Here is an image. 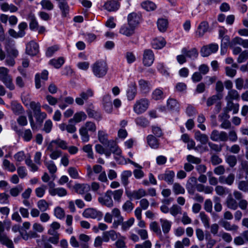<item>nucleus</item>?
<instances>
[{
    "instance_id": "obj_1",
    "label": "nucleus",
    "mask_w": 248,
    "mask_h": 248,
    "mask_svg": "<svg viewBox=\"0 0 248 248\" xmlns=\"http://www.w3.org/2000/svg\"><path fill=\"white\" fill-rule=\"evenodd\" d=\"M96 130V126L94 123L88 121L83 125L79 129V133L82 141L87 142L90 140L89 133H95Z\"/></svg>"
},
{
    "instance_id": "obj_2",
    "label": "nucleus",
    "mask_w": 248,
    "mask_h": 248,
    "mask_svg": "<svg viewBox=\"0 0 248 248\" xmlns=\"http://www.w3.org/2000/svg\"><path fill=\"white\" fill-rule=\"evenodd\" d=\"M94 75L97 78L105 76L108 71V65L103 60H99L94 62L91 66Z\"/></svg>"
},
{
    "instance_id": "obj_3",
    "label": "nucleus",
    "mask_w": 248,
    "mask_h": 248,
    "mask_svg": "<svg viewBox=\"0 0 248 248\" xmlns=\"http://www.w3.org/2000/svg\"><path fill=\"white\" fill-rule=\"evenodd\" d=\"M149 100L146 98H142L136 101L133 105V111L138 115L143 113L149 108Z\"/></svg>"
},
{
    "instance_id": "obj_4",
    "label": "nucleus",
    "mask_w": 248,
    "mask_h": 248,
    "mask_svg": "<svg viewBox=\"0 0 248 248\" xmlns=\"http://www.w3.org/2000/svg\"><path fill=\"white\" fill-rule=\"evenodd\" d=\"M112 193V191L110 190H107L104 195H101L98 198L99 202L108 207H112L113 206V202L111 198Z\"/></svg>"
},
{
    "instance_id": "obj_5",
    "label": "nucleus",
    "mask_w": 248,
    "mask_h": 248,
    "mask_svg": "<svg viewBox=\"0 0 248 248\" xmlns=\"http://www.w3.org/2000/svg\"><path fill=\"white\" fill-rule=\"evenodd\" d=\"M82 216L85 218L97 219L99 220L102 218L103 214L101 212L95 209L90 208L84 210L82 213Z\"/></svg>"
},
{
    "instance_id": "obj_6",
    "label": "nucleus",
    "mask_w": 248,
    "mask_h": 248,
    "mask_svg": "<svg viewBox=\"0 0 248 248\" xmlns=\"http://www.w3.org/2000/svg\"><path fill=\"white\" fill-rule=\"evenodd\" d=\"M218 49V46L217 44L213 43L209 45L203 46L200 51L202 57H207L212 53H216Z\"/></svg>"
},
{
    "instance_id": "obj_7",
    "label": "nucleus",
    "mask_w": 248,
    "mask_h": 248,
    "mask_svg": "<svg viewBox=\"0 0 248 248\" xmlns=\"http://www.w3.org/2000/svg\"><path fill=\"white\" fill-rule=\"evenodd\" d=\"M210 139L214 141H226L228 140V134L225 131L213 130L210 136Z\"/></svg>"
},
{
    "instance_id": "obj_8",
    "label": "nucleus",
    "mask_w": 248,
    "mask_h": 248,
    "mask_svg": "<svg viewBox=\"0 0 248 248\" xmlns=\"http://www.w3.org/2000/svg\"><path fill=\"white\" fill-rule=\"evenodd\" d=\"M175 176V172L172 170H166L163 173L158 175V179L159 180L165 181L168 185H172L173 183Z\"/></svg>"
},
{
    "instance_id": "obj_9",
    "label": "nucleus",
    "mask_w": 248,
    "mask_h": 248,
    "mask_svg": "<svg viewBox=\"0 0 248 248\" xmlns=\"http://www.w3.org/2000/svg\"><path fill=\"white\" fill-rule=\"evenodd\" d=\"M111 214L113 217L116 218L114 219L111 227L113 229H117L124 221V218L121 215L120 210L117 208H114L112 210Z\"/></svg>"
},
{
    "instance_id": "obj_10",
    "label": "nucleus",
    "mask_w": 248,
    "mask_h": 248,
    "mask_svg": "<svg viewBox=\"0 0 248 248\" xmlns=\"http://www.w3.org/2000/svg\"><path fill=\"white\" fill-rule=\"evenodd\" d=\"M154 54L151 49H145L143 54V63L145 66H150L154 62Z\"/></svg>"
},
{
    "instance_id": "obj_11",
    "label": "nucleus",
    "mask_w": 248,
    "mask_h": 248,
    "mask_svg": "<svg viewBox=\"0 0 248 248\" xmlns=\"http://www.w3.org/2000/svg\"><path fill=\"white\" fill-rule=\"evenodd\" d=\"M141 20L140 16L136 13L129 14L127 16V21L129 26H131L136 29Z\"/></svg>"
},
{
    "instance_id": "obj_12",
    "label": "nucleus",
    "mask_w": 248,
    "mask_h": 248,
    "mask_svg": "<svg viewBox=\"0 0 248 248\" xmlns=\"http://www.w3.org/2000/svg\"><path fill=\"white\" fill-rule=\"evenodd\" d=\"M104 8L109 12H115L120 7V3L115 0H110L105 2Z\"/></svg>"
},
{
    "instance_id": "obj_13",
    "label": "nucleus",
    "mask_w": 248,
    "mask_h": 248,
    "mask_svg": "<svg viewBox=\"0 0 248 248\" xmlns=\"http://www.w3.org/2000/svg\"><path fill=\"white\" fill-rule=\"evenodd\" d=\"M26 52L31 56L36 55L39 52V45L34 41H31L27 45Z\"/></svg>"
},
{
    "instance_id": "obj_14",
    "label": "nucleus",
    "mask_w": 248,
    "mask_h": 248,
    "mask_svg": "<svg viewBox=\"0 0 248 248\" xmlns=\"http://www.w3.org/2000/svg\"><path fill=\"white\" fill-rule=\"evenodd\" d=\"M121 235L120 233H117L113 230L105 232L103 234V239L104 241L108 242L110 239L112 241H115Z\"/></svg>"
},
{
    "instance_id": "obj_15",
    "label": "nucleus",
    "mask_w": 248,
    "mask_h": 248,
    "mask_svg": "<svg viewBox=\"0 0 248 248\" xmlns=\"http://www.w3.org/2000/svg\"><path fill=\"white\" fill-rule=\"evenodd\" d=\"M49 147H55L56 149L58 147L62 150H66L68 148V143L64 140L57 138L51 140L49 142Z\"/></svg>"
},
{
    "instance_id": "obj_16",
    "label": "nucleus",
    "mask_w": 248,
    "mask_h": 248,
    "mask_svg": "<svg viewBox=\"0 0 248 248\" xmlns=\"http://www.w3.org/2000/svg\"><path fill=\"white\" fill-rule=\"evenodd\" d=\"M146 141L150 147L153 149H157L160 146L159 140L153 135L150 134L146 137Z\"/></svg>"
},
{
    "instance_id": "obj_17",
    "label": "nucleus",
    "mask_w": 248,
    "mask_h": 248,
    "mask_svg": "<svg viewBox=\"0 0 248 248\" xmlns=\"http://www.w3.org/2000/svg\"><path fill=\"white\" fill-rule=\"evenodd\" d=\"M137 94V88L136 83L131 82L126 90V96L128 100L132 101L134 99Z\"/></svg>"
},
{
    "instance_id": "obj_18",
    "label": "nucleus",
    "mask_w": 248,
    "mask_h": 248,
    "mask_svg": "<svg viewBox=\"0 0 248 248\" xmlns=\"http://www.w3.org/2000/svg\"><path fill=\"white\" fill-rule=\"evenodd\" d=\"M182 54H185L186 57L192 59H196L199 56V52L196 48H192L188 50L186 47H183L181 49Z\"/></svg>"
},
{
    "instance_id": "obj_19",
    "label": "nucleus",
    "mask_w": 248,
    "mask_h": 248,
    "mask_svg": "<svg viewBox=\"0 0 248 248\" xmlns=\"http://www.w3.org/2000/svg\"><path fill=\"white\" fill-rule=\"evenodd\" d=\"M27 19L29 22V27L31 30L36 31L39 25L35 15L30 13L28 15Z\"/></svg>"
},
{
    "instance_id": "obj_20",
    "label": "nucleus",
    "mask_w": 248,
    "mask_h": 248,
    "mask_svg": "<svg viewBox=\"0 0 248 248\" xmlns=\"http://www.w3.org/2000/svg\"><path fill=\"white\" fill-rule=\"evenodd\" d=\"M134 27L128 25L124 24L121 26L119 30V33L127 37L133 35L135 33Z\"/></svg>"
},
{
    "instance_id": "obj_21",
    "label": "nucleus",
    "mask_w": 248,
    "mask_h": 248,
    "mask_svg": "<svg viewBox=\"0 0 248 248\" xmlns=\"http://www.w3.org/2000/svg\"><path fill=\"white\" fill-rule=\"evenodd\" d=\"M103 107L105 110L108 113L112 112L113 107L111 102V98L110 95L107 94L103 97Z\"/></svg>"
},
{
    "instance_id": "obj_22",
    "label": "nucleus",
    "mask_w": 248,
    "mask_h": 248,
    "mask_svg": "<svg viewBox=\"0 0 248 248\" xmlns=\"http://www.w3.org/2000/svg\"><path fill=\"white\" fill-rule=\"evenodd\" d=\"M86 118L87 115L86 113L81 111L75 113L73 117L69 120V123H79L85 120Z\"/></svg>"
},
{
    "instance_id": "obj_23",
    "label": "nucleus",
    "mask_w": 248,
    "mask_h": 248,
    "mask_svg": "<svg viewBox=\"0 0 248 248\" xmlns=\"http://www.w3.org/2000/svg\"><path fill=\"white\" fill-rule=\"evenodd\" d=\"M46 150L50 152L49 157L51 159L56 160L59 158L62 155V152L57 149L55 147H49V144H48Z\"/></svg>"
},
{
    "instance_id": "obj_24",
    "label": "nucleus",
    "mask_w": 248,
    "mask_h": 248,
    "mask_svg": "<svg viewBox=\"0 0 248 248\" xmlns=\"http://www.w3.org/2000/svg\"><path fill=\"white\" fill-rule=\"evenodd\" d=\"M209 27L208 23L206 21L202 22L198 26L196 31V35L199 37L203 36L204 33L207 31Z\"/></svg>"
},
{
    "instance_id": "obj_25",
    "label": "nucleus",
    "mask_w": 248,
    "mask_h": 248,
    "mask_svg": "<svg viewBox=\"0 0 248 248\" xmlns=\"http://www.w3.org/2000/svg\"><path fill=\"white\" fill-rule=\"evenodd\" d=\"M0 242L2 244L11 245V240L9 239L4 232V227L0 221Z\"/></svg>"
},
{
    "instance_id": "obj_26",
    "label": "nucleus",
    "mask_w": 248,
    "mask_h": 248,
    "mask_svg": "<svg viewBox=\"0 0 248 248\" xmlns=\"http://www.w3.org/2000/svg\"><path fill=\"white\" fill-rule=\"evenodd\" d=\"M163 232L166 234L169 232L172 225V222L167 219L160 218L159 219Z\"/></svg>"
},
{
    "instance_id": "obj_27",
    "label": "nucleus",
    "mask_w": 248,
    "mask_h": 248,
    "mask_svg": "<svg viewBox=\"0 0 248 248\" xmlns=\"http://www.w3.org/2000/svg\"><path fill=\"white\" fill-rule=\"evenodd\" d=\"M98 138L99 141L102 143L104 145L106 146L107 147L109 146L110 141L108 139V134L105 131L99 130L98 132Z\"/></svg>"
},
{
    "instance_id": "obj_28",
    "label": "nucleus",
    "mask_w": 248,
    "mask_h": 248,
    "mask_svg": "<svg viewBox=\"0 0 248 248\" xmlns=\"http://www.w3.org/2000/svg\"><path fill=\"white\" fill-rule=\"evenodd\" d=\"M153 48L155 49H161L166 44V41L163 37H158L154 39L151 42Z\"/></svg>"
},
{
    "instance_id": "obj_29",
    "label": "nucleus",
    "mask_w": 248,
    "mask_h": 248,
    "mask_svg": "<svg viewBox=\"0 0 248 248\" xmlns=\"http://www.w3.org/2000/svg\"><path fill=\"white\" fill-rule=\"evenodd\" d=\"M1 10L4 12L9 11L10 13H14L17 11L18 8L13 4H9L7 2L0 3Z\"/></svg>"
},
{
    "instance_id": "obj_30",
    "label": "nucleus",
    "mask_w": 248,
    "mask_h": 248,
    "mask_svg": "<svg viewBox=\"0 0 248 248\" xmlns=\"http://www.w3.org/2000/svg\"><path fill=\"white\" fill-rule=\"evenodd\" d=\"M150 228L151 231H153L156 233V234L159 237L161 240H163V236L162 235V231L160 226L156 222L154 221L151 222L150 224Z\"/></svg>"
},
{
    "instance_id": "obj_31",
    "label": "nucleus",
    "mask_w": 248,
    "mask_h": 248,
    "mask_svg": "<svg viewBox=\"0 0 248 248\" xmlns=\"http://www.w3.org/2000/svg\"><path fill=\"white\" fill-rule=\"evenodd\" d=\"M194 138L197 141L200 142L202 144H206L208 141V136L205 134L202 133L199 130L195 131Z\"/></svg>"
},
{
    "instance_id": "obj_32",
    "label": "nucleus",
    "mask_w": 248,
    "mask_h": 248,
    "mask_svg": "<svg viewBox=\"0 0 248 248\" xmlns=\"http://www.w3.org/2000/svg\"><path fill=\"white\" fill-rule=\"evenodd\" d=\"M239 98L240 95L238 92L234 89H232L228 91L225 99L227 101H232L233 100H238Z\"/></svg>"
},
{
    "instance_id": "obj_33",
    "label": "nucleus",
    "mask_w": 248,
    "mask_h": 248,
    "mask_svg": "<svg viewBox=\"0 0 248 248\" xmlns=\"http://www.w3.org/2000/svg\"><path fill=\"white\" fill-rule=\"evenodd\" d=\"M76 191L79 194H84L90 190V186L87 184H78L75 186Z\"/></svg>"
},
{
    "instance_id": "obj_34",
    "label": "nucleus",
    "mask_w": 248,
    "mask_h": 248,
    "mask_svg": "<svg viewBox=\"0 0 248 248\" xmlns=\"http://www.w3.org/2000/svg\"><path fill=\"white\" fill-rule=\"evenodd\" d=\"M226 107L225 108L227 109V112L232 111L233 114H236L238 112L239 105L238 104H234L232 101H227Z\"/></svg>"
},
{
    "instance_id": "obj_35",
    "label": "nucleus",
    "mask_w": 248,
    "mask_h": 248,
    "mask_svg": "<svg viewBox=\"0 0 248 248\" xmlns=\"http://www.w3.org/2000/svg\"><path fill=\"white\" fill-rule=\"evenodd\" d=\"M0 81H2L5 86L10 90H14L15 89V85L13 82V79L9 74L3 79H1Z\"/></svg>"
},
{
    "instance_id": "obj_36",
    "label": "nucleus",
    "mask_w": 248,
    "mask_h": 248,
    "mask_svg": "<svg viewBox=\"0 0 248 248\" xmlns=\"http://www.w3.org/2000/svg\"><path fill=\"white\" fill-rule=\"evenodd\" d=\"M132 175V172L130 170H124L121 174V180L122 184L124 186H126L128 183V178Z\"/></svg>"
},
{
    "instance_id": "obj_37",
    "label": "nucleus",
    "mask_w": 248,
    "mask_h": 248,
    "mask_svg": "<svg viewBox=\"0 0 248 248\" xmlns=\"http://www.w3.org/2000/svg\"><path fill=\"white\" fill-rule=\"evenodd\" d=\"M156 69L162 76L165 77L169 76V68L163 63H157L156 65Z\"/></svg>"
},
{
    "instance_id": "obj_38",
    "label": "nucleus",
    "mask_w": 248,
    "mask_h": 248,
    "mask_svg": "<svg viewBox=\"0 0 248 248\" xmlns=\"http://www.w3.org/2000/svg\"><path fill=\"white\" fill-rule=\"evenodd\" d=\"M167 107L168 109L177 110L179 108V104L176 99L170 98L167 100Z\"/></svg>"
},
{
    "instance_id": "obj_39",
    "label": "nucleus",
    "mask_w": 248,
    "mask_h": 248,
    "mask_svg": "<svg viewBox=\"0 0 248 248\" xmlns=\"http://www.w3.org/2000/svg\"><path fill=\"white\" fill-rule=\"evenodd\" d=\"M141 6L147 11H154L156 8V6L153 2L146 0L141 3Z\"/></svg>"
},
{
    "instance_id": "obj_40",
    "label": "nucleus",
    "mask_w": 248,
    "mask_h": 248,
    "mask_svg": "<svg viewBox=\"0 0 248 248\" xmlns=\"http://www.w3.org/2000/svg\"><path fill=\"white\" fill-rule=\"evenodd\" d=\"M66 190L63 187H56L49 194L52 196L57 195L59 197H63L67 195Z\"/></svg>"
},
{
    "instance_id": "obj_41",
    "label": "nucleus",
    "mask_w": 248,
    "mask_h": 248,
    "mask_svg": "<svg viewBox=\"0 0 248 248\" xmlns=\"http://www.w3.org/2000/svg\"><path fill=\"white\" fill-rule=\"evenodd\" d=\"M157 25L160 31L165 32L168 28V20L164 18H160L157 22Z\"/></svg>"
},
{
    "instance_id": "obj_42",
    "label": "nucleus",
    "mask_w": 248,
    "mask_h": 248,
    "mask_svg": "<svg viewBox=\"0 0 248 248\" xmlns=\"http://www.w3.org/2000/svg\"><path fill=\"white\" fill-rule=\"evenodd\" d=\"M146 195L147 193L146 191L142 188H140L138 190L133 191L131 194V197L134 199L139 200L145 196Z\"/></svg>"
},
{
    "instance_id": "obj_43",
    "label": "nucleus",
    "mask_w": 248,
    "mask_h": 248,
    "mask_svg": "<svg viewBox=\"0 0 248 248\" xmlns=\"http://www.w3.org/2000/svg\"><path fill=\"white\" fill-rule=\"evenodd\" d=\"M60 227L61 225L59 223L56 221L53 222L50 225V228L47 231V233L49 235L59 234L57 232V230L60 228Z\"/></svg>"
},
{
    "instance_id": "obj_44",
    "label": "nucleus",
    "mask_w": 248,
    "mask_h": 248,
    "mask_svg": "<svg viewBox=\"0 0 248 248\" xmlns=\"http://www.w3.org/2000/svg\"><path fill=\"white\" fill-rule=\"evenodd\" d=\"M44 164L47 168L49 173L51 174H54L57 171V168L54 162L52 160L44 161Z\"/></svg>"
},
{
    "instance_id": "obj_45",
    "label": "nucleus",
    "mask_w": 248,
    "mask_h": 248,
    "mask_svg": "<svg viewBox=\"0 0 248 248\" xmlns=\"http://www.w3.org/2000/svg\"><path fill=\"white\" fill-rule=\"evenodd\" d=\"M172 191L174 194L179 195L184 194L185 193L184 187L178 183H174L172 184Z\"/></svg>"
},
{
    "instance_id": "obj_46",
    "label": "nucleus",
    "mask_w": 248,
    "mask_h": 248,
    "mask_svg": "<svg viewBox=\"0 0 248 248\" xmlns=\"http://www.w3.org/2000/svg\"><path fill=\"white\" fill-rule=\"evenodd\" d=\"M222 226L228 231L236 232L238 229V226L235 224H231L227 221H223L221 223Z\"/></svg>"
},
{
    "instance_id": "obj_47",
    "label": "nucleus",
    "mask_w": 248,
    "mask_h": 248,
    "mask_svg": "<svg viewBox=\"0 0 248 248\" xmlns=\"http://www.w3.org/2000/svg\"><path fill=\"white\" fill-rule=\"evenodd\" d=\"M227 207L232 210H236L238 208V203L232 196H229L226 201Z\"/></svg>"
},
{
    "instance_id": "obj_48",
    "label": "nucleus",
    "mask_w": 248,
    "mask_h": 248,
    "mask_svg": "<svg viewBox=\"0 0 248 248\" xmlns=\"http://www.w3.org/2000/svg\"><path fill=\"white\" fill-rule=\"evenodd\" d=\"M139 86L140 90L143 93H146L150 90L149 83L144 79H140L139 81Z\"/></svg>"
},
{
    "instance_id": "obj_49",
    "label": "nucleus",
    "mask_w": 248,
    "mask_h": 248,
    "mask_svg": "<svg viewBox=\"0 0 248 248\" xmlns=\"http://www.w3.org/2000/svg\"><path fill=\"white\" fill-rule=\"evenodd\" d=\"M37 206L41 212H45L48 209L49 204L45 200L42 199L38 201Z\"/></svg>"
},
{
    "instance_id": "obj_50",
    "label": "nucleus",
    "mask_w": 248,
    "mask_h": 248,
    "mask_svg": "<svg viewBox=\"0 0 248 248\" xmlns=\"http://www.w3.org/2000/svg\"><path fill=\"white\" fill-rule=\"evenodd\" d=\"M135 219L133 217L130 218L126 221H124L120 224L121 225L122 230L123 231H126L133 225Z\"/></svg>"
},
{
    "instance_id": "obj_51",
    "label": "nucleus",
    "mask_w": 248,
    "mask_h": 248,
    "mask_svg": "<svg viewBox=\"0 0 248 248\" xmlns=\"http://www.w3.org/2000/svg\"><path fill=\"white\" fill-rule=\"evenodd\" d=\"M64 59L63 57H60L57 59H52L49 61V63L56 68H60L64 63Z\"/></svg>"
},
{
    "instance_id": "obj_52",
    "label": "nucleus",
    "mask_w": 248,
    "mask_h": 248,
    "mask_svg": "<svg viewBox=\"0 0 248 248\" xmlns=\"http://www.w3.org/2000/svg\"><path fill=\"white\" fill-rule=\"evenodd\" d=\"M4 169L7 170L10 172H14L16 170V168L14 164L11 163L7 159H4L2 163Z\"/></svg>"
},
{
    "instance_id": "obj_53",
    "label": "nucleus",
    "mask_w": 248,
    "mask_h": 248,
    "mask_svg": "<svg viewBox=\"0 0 248 248\" xmlns=\"http://www.w3.org/2000/svg\"><path fill=\"white\" fill-rule=\"evenodd\" d=\"M42 8L47 11H51L54 9V5L49 0H42L40 2Z\"/></svg>"
},
{
    "instance_id": "obj_54",
    "label": "nucleus",
    "mask_w": 248,
    "mask_h": 248,
    "mask_svg": "<svg viewBox=\"0 0 248 248\" xmlns=\"http://www.w3.org/2000/svg\"><path fill=\"white\" fill-rule=\"evenodd\" d=\"M23 186L22 185H18L10 189V195L13 197H17L23 190Z\"/></svg>"
},
{
    "instance_id": "obj_55",
    "label": "nucleus",
    "mask_w": 248,
    "mask_h": 248,
    "mask_svg": "<svg viewBox=\"0 0 248 248\" xmlns=\"http://www.w3.org/2000/svg\"><path fill=\"white\" fill-rule=\"evenodd\" d=\"M199 216L204 227L209 228L210 227V218L209 217L203 212L200 213Z\"/></svg>"
},
{
    "instance_id": "obj_56",
    "label": "nucleus",
    "mask_w": 248,
    "mask_h": 248,
    "mask_svg": "<svg viewBox=\"0 0 248 248\" xmlns=\"http://www.w3.org/2000/svg\"><path fill=\"white\" fill-rule=\"evenodd\" d=\"M152 98L158 100L164 98L163 92L160 88L155 89L152 93Z\"/></svg>"
},
{
    "instance_id": "obj_57",
    "label": "nucleus",
    "mask_w": 248,
    "mask_h": 248,
    "mask_svg": "<svg viewBox=\"0 0 248 248\" xmlns=\"http://www.w3.org/2000/svg\"><path fill=\"white\" fill-rule=\"evenodd\" d=\"M109 143V146H108V147L111 149L112 153L118 155H120L122 153V151L115 142L112 140Z\"/></svg>"
},
{
    "instance_id": "obj_58",
    "label": "nucleus",
    "mask_w": 248,
    "mask_h": 248,
    "mask_svg": "<svg viewBox=\"0 0 248 248\" xmlns=\"http://www.w3.org/2000/svg\"><path fill=\"white\" fill-rule=\"evenodd\" d=\"M136 124L141 127H145L149 124V121L143 117H139L135 120Z\"/></svg>"
},
{
    "instance_id": "obj_59",
    "label": "nucleus",
    "mask_w": 248,
    "mask_h": 248,
    "mask_svg": "<svg viewBox=\"0 0 248 248\" xmlns=\"http://www.w3.org/2000/svg\"><path fill=\"white\" fill-rule=\"evenodd\" d=\"M46 189V186L45 185H42L38 187L35 189V195L38 198L43 197Z\"/></svg>"
},
{
    "instance_id": "obj_60",
    "label": "nucleus",
    "mask_w": 248,
    "mask_h": 248,
    "mask_svg": "<svg viewBox=\"0 0 248 248\" xmlns=\"http://www.w3.org/2000/svg\"><path fill=\"white\" fill-rule=\"evenodd\" d=\"M64 104L61 103L59 105V108L62 109H64L69 105H72L74 103V98L71 96H67L64 99Z\"/></svg>"
},
{
    "instance_id": "obj_61",
    "label": "nucleus",
    "mask_w": 248,
    "mask_h": 248,
    "mask_svg": "<svg viewBox=\"0 0 248 248\" xmlns=\"http://www.w3.org/2000/svg\"><path fill=\"white\" fill-rule=\"evenodd\" d=\"M12 110L16 115H20L24 113V110L23 107L18 103H16L12 105Z\"/></svg>"
},
{
    "instance_id": "obj_62",
    "label": "nucleus",
    "mask_w": 248,
    "mask_h": 248,
    "mask_svg": "<svg viewBox=\"0 0 248 248\" xmlns=\"http://www.w3.org/2000/svg\"><path fill=\"white\" fill-rule=\"evenodd\" d=\"M29 107L32 110L34 114L40 112L41 110V104L39 102L31 101L29 103Z\"/></svg>"
},
{
    "instance_id": "obj_63",
    "label": "nucleus",
    "mask_w": 248,
    "mask_h": 248,
    "mask_svg": "<svg viewBox=\"0 0 248 248\" xmlns=\"http://www.w3.org/2000/svg\"><path fill=\"white\" fill-rule=\"evenodd\" d=\"M182 208L177 204H173L170 209V214L173 217H176L179 214L181 213Z\"/></svg>"
},
{
    "instance_id": "obj_64",
    "label": "nucleus",
    "mask_w": 248,
    "mask_h": 248,
    "mask_svg": "<svg viewBox=\"0 0 248 248\" xmlns=\"http://www.w3.org/2000/svg\"><path fill=\"white\" fill-rule=\"evenodd\" d=\"M54 216L58 219H62L65 216L64 211L60 207H57L54 209Z\"/></svg>"
}]
</instances>
